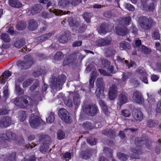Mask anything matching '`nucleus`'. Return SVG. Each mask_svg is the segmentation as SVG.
I'll return each mask as SVG.
<instances>
[{
	"label": "nucleus",
	"instance_id": "37998d69",
	"mask_svg": "<svg viewBox=\"0 0 161 161\" xmlns=\"http://www.w3.org/2000/svg\"><path fill=\"white\" fill-rule=\"evenodd\" d=\"M154 5L153 3H151L149 5H144L143 9L145 11H152L154 8Z\"/></svg>",
	"mask_w": 161,
	"mask_h": 161
},
{
	"label": "nucleus",
	"instance_id": "c85d7f7f",
	"mask_svg": "<svg viewBox=\"0 0 161 161\" xmlns=\"http://www.w3.org/2000/svg\"><path fill=\"white\" fill-rule=\"evenodd\" d=\"M92 154L89 151H84L81 152L80 153V157L84 159H88L92 156Z\"/></svg>",
	"mask_w": 161,
	"mask_h": 161
},
{
	"label": "nucleus",
	"instance_id": "20e7f679",
	"mask_svg": "<svg viewBox=\"0 0 161 161\" xmlns=\"http://www.w3.org/2000/svg\"><path fill=\"white\" fill-rule=\"evenodd\" d=\"M83 111L88 116H94L98 112L99 110L95 104H91L84 106L83 107Z\"/></svg>",
	"mask_w": 161,
	"mask_h": 161
},
{
	"label": "nucleus",
	"instance_id": "aec40b11",
	"mask_svg": "<svg viewBox=\"0 0 161 161\" xmlns=\"http://www.w3.org/2000/svg\"><path fill=\"white\" fill-rule=\"evenodd\" d=\"M38 25V23L35 20L31 19L28 23V28L29 30L33 31L37 28Z\"/></svg>",
	"mask_w": 161,
	"mask_h": 161
},
{
	"label": "nucleus",
	"instance_id": "69168bd1",
	"mask_svg": "<svg viewBox=\"0 0 161 161\" xmlns=\"http://www.w3.org/2000/svg\"><path fill=\"white\" fill-rule=\"evenodd\" d=\"M81 0H69V5L71 4L72 6H75L81 2Z\"/></svg>",
	"mask_w": 161,
	"mask_h": 161
},
{
	"label": "nucleus",
	"instance_id": "e433bc0d",
	"mask_svg": "<svg viewBox=\"0 0 161 161\" xmlns=\"http://www.w3.org/2000/svg\"><path fill=\"white\" fill-rule=\"evenodd\" d=\"M102 133L104 135L110 137L115 135V132L112 130L106 129L105 130H103Z\"/></svg>",
	"mask_w": 161,
	"mask_h": 161
},
{
	"label": "nucleus",
	"instance_id": "e2e57ef3",
	"mask_svg": "<svg viewBox=\"0 0 161 161\" xmlns=\"http://www.w3.org/2000/svg\"><path fill=\"white\" fill-rule=\"evenodd\" d=\"M40 85L39 81H36L34 83L30 88V90L31 91H34Z\"/></svg>",
	"mask_w": 161,
	"mask_h": 161
},
{
	"label": "nucleus",
	"instance_id": "c756f323",
	"mask_svg": "<svg viewBox=\"0 0 161 161\" xmlns=\"http://www.w3.org/2000/svg\"><path fill=\"white\" fill-rule=\"evenodd\" d=\"M108 25L105 24H102L97 29L99 33L101 34H105L108 30Z\"/></svg>",
	"mask_w": 161,
	"mask_h": 161
},
{
	"label": "nucleus",
	"instance_id": "9d476101",
	"mask_svg": "<svg viewBox=\"0 0 161 161\" xmlns=\"http://www.w3.org/2000/svg\"><path fill=\"white\" fill-rule=\"evenodd\" d=\"M42 120L39 117L36 115L31 116L29 122L30 126L32 128H35L38 127L40 124Z\"/></svg>",
	"mask_w": 161,
	"mask_h": 161
},
{
	"label": "nucleus",
	"instance_id": "4468645a",
	"mask_svg": "<svg viewBox=\"0 0 161 161\" xmlns=\"http://www.w3.org/2000/svg\"><path fill=\"white\" fill-rule=\"evenodd\" d=\"M132 114L136 121H141L143 119V114L141 111L137 109L134 108L132 111Z\"/></svg>",
	"mask_w": 161,
	"mask_h": 161
},
{
	"label": "nucleus",
	"instance_id": "338daca9",
	"mask_svg": "<svg viewBox=\"0 0 161 161\" xmlns=\"http://www.w3.org/2000/svg\"><path fill=\"white\" fill-rule=\"evenodd\" d=\"M86 28V25L82 24V25L80 26L76 31L79 33H82L85 31Z\"/></svg>",
	"mask_w": 161,
	"mask_h": 161
},
{
	"label": "nucleus",
	"instance_id": "79ce46f5",
	"mask_svg": "<svg viewBox=\"0 0 161 161\" xmlns=\"http://www.w3.org/2000/svg\"><path fill=\"white\" fill-rule=\"evenodd\" d=\"M14 103L16 106L22 108L21 97L15 98Z\"/></svg>",
	"mask_w": 161,
	"mask_h": 161
},
{
	"label": "nucleus",
	"instance_id": "1a4fd4ad",
	"mask_svg": "<svg viewBox=\"0 0 161 161\" xmlns=\"http://www.w3.org/2000/svg\"><path fill=\"white\" fill-rule=\"evenodd\" d=\"M0 138L4 141L11 142L16 138V135L13 132L10 131H7L5 134H0Z\"/></svg>",
	"mask_w": 161,
	"mask_h": 161
},
{
	"label": "nucleus",
	"instance_id": "680f3d73",
	"mask_svg": "<svg viewBox=\"0 0 161 161\" xmlns=\"http://www.w3.org/2000/svg\"><path fill=\"white\" fill-rule=\"evenodd\" d=\"M95 69H96L95 66L92 64H90L86 68V71L87 72H89L91 71H95Z\"/></svg>",
	"mask_w": 161,
	"mask_h": 161
},
{
	"label": "nucleus",
	"instance_id": "c03bdc74",
	"mask_svg": "<svg viewBox=\"0 0 161 161\" xmlns=\"http://www.w3.org/2000/svg\"><path fill=\"white\" fill-rule=\"evenodd\" d=\"M19 119L21 121H23L26 119V116L25 111H20L18 114Z\"/></svg>",
	"mask_w": 161,
	"mask_h": 161
},
{
	"label": "nucleus",
	"instance_id": "2f4dec72",
	"mask_svg": "<svg viewBox=\"0 0 161 161\" xmlns=\"http://www.w3.org/2000/svg\"><path fill=\"white\" fill-rule=\"evenodd\" d=\"M158 124L157 120L148 119L147 121V126L149 128H153L157 126Z\"/></svg>",
	"mask_w": 161,
	"mask_h": 161
},
{
	"label": "nucleus",
	"instance_id": "4c0bfd02",
	"mask_svg": "<svg viewBox=\"0 0 161 161\" xmlns=\"http://www.w3.org/2000/svg\"><path fill=\"white\" fill-rule=\"evenodd\" d=\"M26 25L25 23L23 22H19L17 23L16 27L17 29L19 30H22L25 29L26 27Z\"/></svg>",
	"mask_w": 161,
	"mask_h": 161
},
{
	"label": "nucleus",
	"instance_id": "8fccbe9b",
	"mask_svg": "<svg viewBox=\"0 0 161 161\" xmlns=\"http://www.w3.org/2000/svg\"><path fill=\"white\" fill-rule=\"evenodd\" d=\"M117 157L120 160L125 161L127 158L128 156L125 154L119 153L117 154Z\"/></svg>",
	"mask_w": 161,
	"mask_h": 161
},
{
	"label": "nucleus",
	"instance_id": "b1692460",
	"mask_svg": "<svg viewBox=\"0 0 161 161\" xmlns=\"http://www.w3.org/2000/svg\"><path fill=\"white\" fill-rule=\"evenodd\" d=\"M16 153L13 152L6 156L4 158V161H15Z\"/></svg>",
	"mask_w": 161,
	"mask_h": 161
},
{
	"label": "nucleus",
	"instance_id": "cd10ccee",
	"mask_svg": "<svg viewBox=\"0 0 161 161\" xmlns=\"http://www.w3.org/2000/svg\"><path fill=\"white\" fill-rule=\"evenodd\" d=\"M25 43V39L24 38L19 39L14 43V45L17 48H20Z\"/></svg>",
	"mask_w": 161,
	"mask_h": 161
},
{
	"label": "nucleus",
	"instance_id": "f704fd0d",
	"mask_svg": "<svg viewBox=\"0 0 161 161\" xmlns=\"http://www.w3.org/2000/svg\"><path fill=\"white\" fill-rule=\"evenodd\" d=\"M132 151L134 153V155H132V156H131V157L136 159L139 158L137 155L138 154H141L142 153V152L141 150H137L136 149L133 148L132 149Z\"/></svg>",
	"mask_w": 161,
	"mask_h": 161
},
{
	"label": "nucleus",
	"instance_id": "a878e982",
	"mask_svg": "<svg viewBox=\"0 0 161 161\" xmlns=\"http://www.w3.org/2000/svg\"><path fill=\"white\" fill-rule=\"evenodd\" d=\"M136 73L137 76L140 79L142 76L146 75V73L145 69L142 68H138L136 70Z\"/></svg>",
	"mask_w": 161,
	"mask_h": 161
},
{
	"label": "nucleus",
	"instance_id": "7ed1b4c3",
	"mask_svg": "<svg viewBox=\"0 0 161 161\" xmlns=\"http://www.w3.org/2000/svg\"><path fill=\"white\" fill-rule=\"evenodd\" d=\"M66 80V77L64 75H59L57 78H54L52 80L51 86L53 89L59 90Z\"/></svg>",
	"mask_w": 161,
	"mask_h": 161
},
{
	"label": "nucleus",
	"instance_id": "7c9ffc66",
	"mask_svg": "<svg viewBox=\"0 0 161 161\" xmlns=\"http://www.w3.org/2000/svg\"><path fill=\"white\" fill-rule=\"evenodd\" d=\"M77 55L75 53L72 54L68 56V58H69V61L71 62L72 64L77 63Z\"/></svg>",
	"mask_w": 161,
	"mask_h": 161
},
{
	"label": "nucleus",
	"instance_id": "0eeeda50",
	"mask_svg": "<svg viewBox=\"0 0 161 161\" xmlns=\"http://www.w3.org/2000/svg\"><path fill=\"white\" fill-rule=\"evenodd\" d=\"M54 14H55L54 15L57 16H61L65 14H67V13H66V11L64 12L61 10L54 9L50 10L49 13L43 12L41 14L43 17L45 19H47L53 16Z\"/></svg>",
	"mask_w": 161,
	"mask_h": 161
},
{
	"label": "nucleus",
	"instance_id": "bf43d9fd",
	"mask_svg": "<svg viewBox=\"0 0 161 161\" xmlns=\"http://www.w3.org/2000/svg\"><path fill=\"white\" fill-rule=\"evenodd\" d=\"M152 37L154 39H159L160 36L159 31L158 30H156L153 31L152 35Z\"/></svg>",
	"mask_w": 161,
	"mask_h": 161
},
{
	"label": "nucleus",
	"instance_id": "39448f33",
	"mask_svg": "<svg viewBox=\"0 0 161 161\" xmlns=\"http://www.w3.org/2000/svg\"><path fill=\"white\" fill-rule=\"evenodd\" d=\"M96 84L97 86V89L95 92L96 96L97 97H100L101 96L103 97L104 83L102 78L100 77L97 78Z\"/></svg>",
	"mask_w": 161,
	"mask_h": 161
},
{
	"label": "nucleus",
	"instance_id": "412c9836",
	"mask_svg": "<svg viewBox=\"0 0 161 161\" xmlns=\"http://www.w3.org/2000/svg\"><path fill=\"white\" fill-rule=\"evenodd\" d=\"M52 34V32L46 33L37 37L36 40L38 42H42L47 40Z\"/></svg>",
	"mask_w": 161,
	"mask_h": 161
},
{
	"label": "nucleus",
	"instance_id": "f03ea898",
	"mask_svg": "<svg viewBox=\"0 0 161 161\" xmlns=\"http://www.w3.org/2000/svg\"><path fill=\"white\" fill-rule=\"evenodd\" d=\"M40 141H43L44 143L40 147V151L43 153H45L48 152L49 148V145L51 143V138L49 136L39 134L37 135Z\"/></svg>",
	"mask_w": 161,
	"mask_h": 161
},
{
	"label": "nucleus",
	"instance_id": "a211bd4d",
	"mask_svg": "<svg viewBox=\"0 0 161 161\" xmlns=\"http://www.w3.org/2000/svg\"><path fill=\"white\" fill-rule=\"evenodd\" d=\"M115 29L117 34L119 36H124L128 33V30L126 27L121 28L118 26H116Z\"/></svg>",
	"mask_w": 161,
	"mask_h": 161
},
{
	"label": "nucleus",
	"instance_id": "72a5a7b5",
	"mask_svg": "<svg viewBox=\"0 0 161 161\" xmlns=\"http://www.w3.org/2000/svg\"><path fill=\"white\" fill-rule=\"evenodd\" d=\"M73 102L74 105L77 106L80 103V96L79 94H76L73 96Z\"/></svg>",
	"mask_w": 161,
	"mask_h": 161
},
{
	"label": "nucleus",
	"instance_id": "5701e85b",
	"mask_svg": "<svg viewBox=\"0 0 161 161\" xmlns=\"http://www.w3.org/2000/svg\"><path fill=\"white\" fill-rule=\"evenodd\" d=\"M42 9V6L40 4H37L33 6L31 9V12L33 14L39 13Z\"/></svg>",
	"mask_w": 161,
	"mask_h": 161
},
{
	"label": "nucleus",
	"instance_id": "f8f14e48",
	"mask_svg": "<svg viewBox=\"0 0 161 161\" xmlns=\"http://www.w3.org/2000/svg\"><path fill=\"white\" fill-rule=\"evenodd\" d=\"M117 94V88L115 84H112L109 88L108 91L109 98L110 100L114 99Z\"/></svg>",
	"mask_w": 161,
	"mask_h": 161
},
{
	"label": "nucleus",
	"instance_id": "473e14b6",
	"mask_svg": "<svg viewBox=\"0 0 161 161\" xmlns=\"http://www.w3.org/2000/svg\"><path fill=\"white\" fill-rule=\"evenodd\" d=\"M115 53V48L110 47L106 49L105 53L106 57H110L114 54Z\"/></svg>",
	"mask_w": 161,
	"mask_h": 161
},
{
	"label": "nucleus",
	"instance_id": "052dcab7",
	"mask_svg": "<svg viewBox=\"0 0 161 161\" xmlns=\"http://www.w3.org/2000/svg\"><path fill=\"white\" fill-rule=\"evenodd\" d=\"M141 51L142 52L146 54H149L151 53V51L150 49L147 48L144 46H142L141 47Z\"/></svg>",
	"mask_w": 161,
	"mask_h": 161
},
{
	"label": "nucleus",
	"instance_id": "bb28decb",
	"mask_svg": "<svg viewBox=\"0 0 161 161\" xmlns=\"http://www.w3.org/2000/svg\"><path fill=\"white\" fill-rule=\"evenodd\" d=\"M96 72L93 71L91 74V78L89 80V88H92L94 86V81L97 77Z\"/></svg>",
	"mask_w": 161,
	"mask_h": 161
},
{
	"label": "nucleus",
	"instance_id": "f3484780",
	"mask_svg": "<svg viewBox=\"0 0 161 161\" xmlns=\"http://www.w3.org/2000/svg\"><path fill=\"white\" fill-rule=\"evenodd\" d=\"M22 108H26L29 105V101L31 100V98L28 96L24 95L21 96Z\"/></svg>",
	"mask_w": 161,
	"mask_h": 161
},
{
	"label": "nucleus",
	"instance_id": "423d86ee",
	"mask_svg": "<svg viewBox=\"0 0 161 161\" xmlns=\"http://www.w3.org/2000/svg\"><path fill=\"white\" fill-rule=\"evenodd\" d=\"M33 59L30 55H26L24 57V59L19 64L20 67H22L23 69H26L29 68L33 64Z\"/></svg>",
	"mask_w": 161,
	"mask_h": 161
},
{
	"label": "nucleus",
	"instance_id": "4d7b16f0",
	"mask_svg": "<svg viewBox=\"0 0 161 161\" xmlns=\"http://www.w3.org/2000/svg\"><path fill=\"white\" fill-rule=\"evenodd\" d=\"M83 17L87 23L89 22L91 17V15L90 13L86 12L83 15Z\"/></svg>",
	"mask_w": 161,
	"mask_h": 161
},
{
	"label": "nucleus",
	"instance_id": "dca6fc26",
	"mask_svg": "<svg viewBox=\"0 0 161 161\" xmlns=\"http://www.w3.org/2000/svg\"><path fill=\"white\" fill-rule=\"evenodd\" d=\"M118 99L119 105L126 103L128 101L127 94L125 92H120L118 96Z\"/></svg>",
	"mask_w": 161,
	"mask_h": 161
},
{
	"label": "nucleus",
	"instance_id": "ddd939ff",
	"mask_svg": "<svg viewBox=\"0 0 161 161\" xmlns=\"http://www.w3.org/2000/svg\"><path fill=\"white\" fill-rule=\"evenodd\" d=\"M133 99L136 103L141 104L144 102V99L141 93L138 91L135 92L133 94Z\"/></svg>",
	"mask_w": 161,
	"mask_h": 161
},
{
	"label": "nucleus",
	"instance_id": "c9c22d12",
	"mask_svg": "<svg viewBox=\"0 0 161 161\" xmlns=\"http://www.w3.org/2000/svg\"><path fill=\"white\" fill-rule=\"evenodd\" d=\"M46 72V70L44 67H42L39 70L35 71L33 74V75L35 77H38L41 75L42 74H44Z\"/></svg>",
	"mask_w": 161,
	"mask_h": 161
},
{
	"label": "nucleus",
	"instance_id": "de8ad7c7",
	"mask_svg": "<svg viewBox=\"0 0 161 161\" xmlns=\"http://www.w3.org/2000/svg\"><path fill=\"white\" fill-rule=\"evenodd\" d=\"M58 5L60 6H69V0H59L58 2Z\"/></svg>",
	"mask_w": 161,
	"mask_h": 161
},
{
	"label": "nucleus",
	"instance_id": "4be33fe9",
	"mask_svg": "<svg viewBox=\"0 0 161 161\" xmlns=\"http://www.w3.org/2000/svg\"><path fill=\"white\" fill-rule=\"evenodd\" d=\"M67 21L69 25L71 27L77 28L80 25L79 22L76 19H73L72 17L69 18Z\"/></svg>",
	"mask_w": 161,
	"mask_h": 161
},
{
	"label": "nucleus",
	"instance_id": "f257e3e1",
	"mask_svg": "<svg viewBox=\"0 0 161 161\" xmlns=\"http://www.w3.org/2000/svg\"><path fill=\"white\" fill-rule=\"evenodd\" d=\"M138 23L139 26L145 30H150L155 24L152 19L146 16L140 17L138 19Z\"/></svg>",
	"mask_w": 161,
	"mask_h": 161
},
{
	"label": "nucleus",
	"instance_id": "09e8293b",
	"mask_svg": "<svg viewBox=\"0 0 161 161\" xmlns=\"http://www.w3.org/2000/svg\"><path fill=\"white\" fill-rule=\"evenodd\" d=\"M55 119L54 114L51 113L49 116L46 118V121L47 123L50 124L53 123Z\"/></svg>",
	"mask_w": 161,
	"mask_h": 161
},
{
	"label": "nucleus",
	"instance_id": "13d9d810",
	"mask_svg": "<svg viewBox=\"0 0 161 161\" xmlns=\"http://www.w3.org/2000/svg\"><path fill=\"white\" fill-rule=\"evenodd\" d=\"M33 80L30 79L27 80L23 83V87L26 88L27 87L33 82Z\"/></svg>",
	"mask_w": 161,
	"mask_h": 161
},
{
	"label": "nucleus",
	"instance_id": "774afa93",
	"mask_svg": "<svg viewBox=\"0 0 161 161\" xmlns=\"http://www.w3.org/2000/svg\"><path fill=\"white\" fill-rule=\"evenodd\" d=\"M47 27V22L46 21H43L42 24V27L40 28V31L42 32L46 31Z\"/></svg>",
	"mask_w": 161,
	"mask_h": 161
},
{
	"label": "nucleus",
	"instance_id": "0e129e2a",
	"mask_svg": "<svg viewBox=\"0 0 161 161\" xmlns=\"http://www.w3.org/2000/svg\"><path fill=\"white\" fill-rule=\"evenodd\" d=\"M58 137L59 139L61 140L65 137V134L62 130H60L57 133Z\"/></svg>",
	"mask_w": 161,
	"mask_h": 161
},
{
	"label": "nucleus",
	"instance_id": "a18cd8bd",
	"mask_svg": "<svg viewBox=\"0 0 161 161\" xmlns=\"http://www.w3.org/2000/svg\"><path fill=\"white\" fill-rule=\"evenodd\" d=\"M1 38L4 42H10L11 39L8 34L6 33H3L1 35Z\"/></svg>",
	"mask_w": 161,
	"mask_h": 161
},
{
	"label": "nucleus",
	"instance_id": "393cba45",
	"mask_svg": "<svg viewBox=\"0 0 161 161\" xmlns=\"http://www.w3.org/2000/svg\"><path fill=\"white\" fill-rule=\"evenodd\" d=\"M8 3L11 7L16 8H19L22 6V4L18 1V0H9Z\"/></svg>",
	"mask_w": 161,
	"mask_h": 161
},
{
	"label": "nucleus",
	"instance_id": "5fc2aeb1",
	"mask_svg": "<svg viewBox=\"0 0 161 161\" xmlns=\"http://www.w3.org/2000/svg\"><path fill=\"white\" fill-rule=\"evenodd\" d=\"M68 40L67 37L65 35H61L60 36L59 38V41L61 43H65Z\"/></svg>",
	"mask_w": 161,
	"mask_h": 161
},
{
	"label": "nucleus",
	"instance_id": "ea45409f",
	"mask_svg": "<svg viewBox=\"0 0 161 161\" xmlns=\"http://www.w3.org/2000/svg\"><path fill=\"white\" fill-rule=\"evenodd\" d=\"M15 92L16 94L19 95H21L24 94V91L19 86L15 84Z\"/></svg>",
	"mask_w": 161,
	"mask_h": 161
},
{
	"label": "nucleus",
	"instance_id": "6e6552de",
	"mask_svg": "<svg viewBox=\"0 0 161 161\" xmlns=\"http://www.w3.org/2000/svg\"><path fill=\"white\" fill-rule=\"evenodd\" d=\"M58 115L61 119L67 123L71 122V117L70 116L67 110L63 108H61L58 111Z\"/></svg>",
	"mask_w": 161,
	"mask_h": 161
},
{
	"label": "nucleus",
	"instance_id": "2eb2a0df",
	"mask_svg": "<svg viewBox=\"0 0 161 161\" xmlns=\"http://www.w3.org/2000/svg\"><path fill=\"white\" fill-rule=\"evenodd\" d=\"M111 41L110 37L108 36L97 41L96 43L97 46L100 47L109 45L111 43Z\"/></svg>",
	"mask_w": 161,
	"mask_h": 161
},
{
	"label": "nucleus",
	"instance_id": "864d4df0",
	"mask_svg": "<svg viewBox=\"0 0 161 161\" xmlns=\"http://www.w3.org/2000/svg\"><path fill=\"white\" fill-rule=\"evenodd\" d=\"M103 152L108 157H112L113 151L112 149L108 147H105L104 148Z\"/></svg>",
	"mask_w": 161,
	"mask_h": 161
},
{
	"label": "nucleus",
	"instance_id": "a19ab883",
	"mask_svg": "<svg viewBox=\"0 0 161 161\" xmlns=\"http://www.w3.org/2000/svg\"><path fill=\"white\" fill-rule=\"evenodd\" d=\"M64 58L63 53L60 52H58L56 53L54 56V59L56 61H59Z\"/></svg>",
	"mask_w": 161,
	"mask_h": 161
},
{
	"label": "nucleus",
	"instance_id": "58836bf2",
	"mask_svg": "<svg viewBox=\"0 0 161 161\" xmlns=\"http://www.w3.org/2000/svg\"><path fill=\"white\" fill-rule=\"evenodd\" d=\"M119 46L120 48L125 50H128L131 47V45L129 43L125 42L120 43Z\"/></svg>",
	"mask_w": 161,
	"mask_h": 161
},
{
	"label": "nucleus",
	"instance_id": "9b49d317",
	"mask_svg": "<svg viewBox=\"0 0 161 161\" xmlns=\"http://www.w3.org/2000/svg\"><path fill=\"white\" fill-rule=\"evenodd\" d=\"M13 122L12 119L8 116H4L0 118V126L6 128L12 124Z\"/></svg>",
	"mask_w": 161,
	"mask_h": 161
},
{
	"label": "nucleus",
	"instance_id": "6ab92c4d",
	"mask_svg": "<svg viewBox=\"0 0 161 161\" xmlns=\"http://www.w3.org/2000/svg\"><path fill=\"white\" fill-rule=\"evenodd\" d=\"M147 140L145 138L137 137L135 139V142L137 146L141 147L144 144H147Z\"/></svg>",
	"mask_w": 161,
	"mask_h": 161
},
{
	"label": "nucleus",
	"instance_id": "3c124183",
	"mask_svg": "<svg viewBox=\"0 0 161 161\" xmlns=\"http://www.w3.org/2000/svg\"><path fill=\"white\" fill-rule=\"evenodd\" d=\"M124 62L126 65L128 66L129 68L132 67L135 68L136 67V64L134 61L131 60L130 62L129 63L128 61L125 60L124 61Z\"/></svg>",
	"mask_w": 161,
	"mask_h": 161
},
{
	"label": "nucleus",
	"instance_id": "49530a36",
	"mask_svg": "<svg viewBox=\"0 0 161 161\" xmlns=\"http://www.w3.org/2000/svg\"><path fill=\"white\" fill-rule=\"evenodd\" d=\"M82 126L85 130H89L92 127V124L88 121L84 122L82 124Z\"/></svg>",
	"mask_w": 161,
	"mask_h": 161
},
{
	"label": "nucleus",
	"instance_id": "603ef678",
	"mask_svg": "<svg viewBox=\"0 0 161 161\" xmlns=\"http://www.w3.org/2000/svg\"><path fill=\"white\" fill-rule=\"evenodd\" d=\"M8 85H7L3 88V97L5 99H6L9 96Z\"/></svg>",
	"mask_w": 161,
	"mask_h": 161
},
{
	"label": "nucleus",
	"instance_id": "6e6d98bb",
	"mask_svg": "<svg viewBox=\"0 0 161 161\" xmlns=\"http://www.w3.org/2000/svg\"><path fill=\"white\" fill-rule=\"evenodd\" d=\"M103 67L107 69L110 66V62L108 60L105 59H103L101 61Z\"/></svg>",
	"mask_w": 161,
	"mask_h": 161
}]
</instances>
